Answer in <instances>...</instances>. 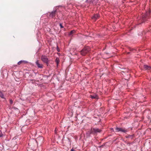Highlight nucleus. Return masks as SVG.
I'll return each mask as SVG.
<instances>
[{"mask_svg":"<svg viewBox=\"0 0 151 151\" xmlns=\"http://www.w3.org/2000/svg\"><path fill=\"white\" fill-rule=\"evenodd\" d=\"M57 50H58V52L59 51V50L58 49V48H57Z\"/></svg>","mask_w":151,"mask_h":151,"instance_id":"nucleus-23","label":"nucleus"},{"mask_svg":"<svg viewBox=\"0 0 151 151\" xmlns=\"http://www.w3.org/2000/svg\"><path fill=\"white\" fill-rule=\"evenodd\" d=\"M70 151H74V150H73V149H71V150Z\"/></svg>","mask_w":151,"mask_h":151,"instance_id":"nucleus-22","label":"nucleus"},{"mask_svg":"<svg viewBox=\"0 0 151 151\" xmlns=\"http://www.w3.org/2000/svg\"><path fill=\"white\" fill-rule=\"evenodd\" d=\"M36 65H38V60H37L36 62Z\"/></svg>","mask_w":151,"mask_h":151,"instance_id":"nucleus-20","label":"nucleus"},{"mask_svg":"<svg viewBox=\"0 0 151 151\" xmlns=\"http://www.w3.org/2000/svg\"><path fill=\"white\" fill-rule=\"evenodd\" d=\"M147 15H144L142 17V20L144 22L145 21V18H147Z\"/></svg>","mask_w":151,"mask_h":151,"instance_id":"nucleus-12","label":"nucleus"},{"mask_svg":"<svg viewBox=\"0 0 151 151\" xmlns=\"http://www.w3.org/2000/svg\"><path fill=\"white\" fill-rule=\"evenodd\" d=\"M99 17V16L98 14H96L94 15L92 17V19L95 21H96Z\"/></svg>","mask_w":151,"mask_h":151,"instance_id":"nucleus-6","label":"nucleus"},{"mask_svg":"<svg viewBox=\"0 0 151 151\" xmlns=\"http://www.w3.org/2000/svg\"><path fill=\"white\" fill-rule=\"evenodd\" d=\"M132 137V135H129L128 136H126V138H129V137Z\"/></svg>","mask_w":151,"mask_h":151,"instance_id":"nucleus-16","label":"nucleus"},{"mask_svg":"<svg viewBox=\"0 0 151 151\" xmlns=\"http://www.w3.org/2000/svg\"><path fill=\"white\" fill-rule=\"evenodd\" d=\"M9 102L10 104H13V101L12 100V99H10L9 100Z\"/></svg>","mask_w":151,"mask_h":151,"instance_id":"nucleus-17","label":"nucleus"},{"mask_svg":"<svg viewBox=\"0 0 151 151\" xmlns=\"http://www.w3.org/2000/svg\"><path fill=\"white\" fill-rule=\"evenodd\" d=\"M43 66V65L42 64H40L38 63V68H42Z\"/></svg>","mask_w":151,"mask_h":151,"instance_id":"nucleus-14","label":"nucleus"},{"mask_svg":"<svg viewBox=\"0 0 151 151\" xmlns=\"http://www.w3.org/2000/svg\"><path fill=\"white\" fill-rule=\"evenodd\" d=\"M57 11L56 10L52 11L50 15V17L52 18L54 17L56 14H57Z\"/></svg>","mask_w":151,"mask_h":151,"instance_id":"nucleus-5","label":"nucleus"},{"mask_svg":"<svg viewBox=\"0 0 151 151\" xmlns=\"http://www.w3.org/2000/svg\"><path fill=\"white\" fill-rule=\"evenodd\" d=\"M101 131V129H99L98 128H93L91 129V132L90 134L96 133L97 132H100Z\"/></svg>","mask_w":151,"mask_h":151,"instance_id":"nucleus-3","label":"nucleus"},{"mask_svg":"<svg viewBox=\"0 0 151 151\" xmlns=\"http://www.w3.org/2000/svg\"><path fill=\"white\" fill-rule=\"evenodd\" d=\"M0 97L2 99H5V98L4 97V95L0 91Z\"/></svg>","mask_w":151,"mask_h":151,"instance_id":"nucleus-9","label":"nucleus"},{"mask_svg":"<svg viewBox=\"0 0 151 151\" xmlns=\"http://www.w3.org/2000/svg\"><path fill=\"white\" fill-rule=\"evenodd\" d=\"M38 137L39 138L38 140H39L42 142L43 141L44 138L42 136H40V137Z\"/></svg>","mask_w":151,"mask_h":151,"instance_id":"nucleus-13","label":"nucleus"},{"mask_svg":"<svg viewBox=\"0 0 151 151\" xmlns=\"http://www.w3.org/2000/svg\"><path fill=\"white\" fill-rule=\"evenodd\" d=\"M41 60L44 63H46L48 66V60L47 57L45 56H42L41 57Z\"/></svg>","mask_w":151,"mask_h":151,"instance_id":"nucleus-4","label":"nucleus"},{"mask_svg":"<svg viewBox=\"0 0 151 151\" xmlns=\"http://www.w3.org/2000/svg\"><path fill=\"white\" fill-rule=\"evenodd\" d=\"M144 69L145 70H150L151 69V67L149 66H148L147 65H144Z\"/></svg>","mask_w":151,"mask_h":151,"instance_id":"nucleus-7","label":"nucleus"},{"mask_svg":"<svg viewBox=\"0 0 151 151\" xmlns=\"http://www.w3.org/2000/svg\"><path fill=\"white\" fill-rule=\"evenodd\" d=\"M59 25L60 27L61 28H63V26L62 24L61 23H60L59 24Z\"/></svg>","mask_w":151,"mask_h":151,"instance_id":"nucleus-18","label":"nucleus"},{"mask_svg":"<svg viewBox=\"0 0 151 151\" xmlns=\"http://www.w3.org/2000/svg\"><path fill=\"white\" fill-rule=\"evenodd\" d=\"M55 62L56 63L57 65L60 62L59 59L58 58H56L55 59Z\"/></svg>","mask_w":151,"mask_h":151,"instance_id":"nucleus-10","label":"nucleus"},{"mask_svg":"<svg viewBox=\"0 0 151 151\" xmlns=\"http://www.w3.org/2000/svg\"><path fill=\"white\" fill-rule=\"evenodd\" d=\"M3 134L1 132V131L0 130V137H1L3 136Z\"/></svg>","mask_w":151,"mask_h":151,"instance_id":"nucleus-15","label":"nucleus"},{"mask_svg":"<svg viewBox=\"0 0 151 151\" xmlns=\"http://www.w3.org/2000/svg\"><path fill=\"white\" fill-rule=\"evenodd\" d=\"M91 98L92 99H97L98 96L97 95L95 96H91Z\"/></svg>","mask_w":151,"mask_h":151,"instance_id":"nucleus-11","label":"nucleus"},{"mask_svg":"<svg viewBox=\"0 0 151 151\" xmlns=\"http://www.w3.org/2000/svg\"><path fill=\"white\" fill-rule=\"evenodd\" d=\"M22 63H27V61H25V60H21L18 63V64L19 65L21 64Z\"/></svg>","mask_w":151,"mask_h":151,"instance_id":"nucleus-8","label":"nucleus"},{"mask_svg":"<svg viewBox=\"0 0 151 151\" xmlns=\"http://www.w3.org/2000/svg\"><path fill=\"white\" fill-rule=\"evenodd\" d=\"M90 50V49L88 47H86L81 51V54L82 55L84 56L89 52Z\"/></svg>","mask_w":151,"mask_h":151,"instance_id":"nucleus-1","label":"nucleus"},{"mask_svg":"<svg viewBox=\"0 0 151 151\" xmlns=\"http://www.w3.org/2000/svg\"><path fill=\"white\" fill-rule=\"evenodd\" d=\"M74 32V31L73 30L71 31L70 32V34H73Z\"/></svg>","mask_w":151,"mask_h":151,"instance_id":"nucleus-19","label":"nucleus"},{"mask_svg":"<svg viewBox=\"0 0 151 151\" xmlns=\"http://www.w3.org/2000/svg\"><path fill=\"white\" fill-rule=\"evenodd\" d=\"M116 132H121L122 133H126L128 132V129H126L125 128L122 127H116L115 129Z\"/></svg>","mask_w":151,"mask_h":151,"instance_id":"nucleus-2","label":"nucleus"},{"mask_svg":"<svg viewBox=\"0 0 151 151\" xmlns=\"http://www.w3.org/2000/svg\"><path fill=\"white\" fill-rule=\"evenodd\" d=\"M55 133H56V132H57V130H56V129H55Z\"/></svg>","mask_w":151,"mask_h":151,"instance_id":"nucleus-21","label":"nucleus"}]
</instances>
